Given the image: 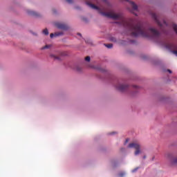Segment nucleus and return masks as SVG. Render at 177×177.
Returning <instances> with one entry per match:
<instances>
[{"instance_id": "f8f14e48", "label": "nucleus", "mask_w": 177, "mask_h": 177, "mask_svg": "<svg viewBox=\"0 0 177 177\" xmlns=\"http://www.w3.org/2000/svg\"><path fill=\"white\" fill-rule=\"evenodd\" d=\"M74 71L77 73H82V67H75L73 68Z\"/></svg>"}, {"instance_id": "9b49d317", "label": "nucleus", "mask_w": 177, "mask_h": 177, "mask_svg": "<svg viewBox=\"0 0 177 177\" xmlns=\"http://www.w3.org/2000/svg\"><path fill=\"white\" fill-rule=\"evenodd\" d=\"M55 37H62V35H64V32H56L54 33Z\"/></svg>"}, {"instance_id": "1a4fd4ad", "label": "nucleus", "mask_w": 177, "mask_h": 177, "mask_svg": "<svg viewBox=\"0 0 177 177\" xmlns=\"http://www.w3.org/2000/svg\"><path fill=\"white\" fill-rule=\"evenodd\" d=\"M84 42H86V44L90 46H93V41L91 39V38L84 39Z\"/></svg>"}, {"instance_id": "0eeeda50", "label": "nucleus", "mask_w": 177, "mask_h": 177, "mask_svg": "<svg viewBox=\"0 0 177 177\" xmlns=\"http://www.w3.org/2000/svg\"><path fill=\"white\" fill-rule=\"evenodd\" d=\"M167 157L168 158H169L172 164H177V158H174V156H172V154H168Z\"/></svg>"}, {"instance_id": "c9c22d12", "label": "nucleus", "mask_w": 177, "mask_h": 177, "mask_svg": "<svg viewBox=\"0 0 177 177\" xmlns=\"http://www.w3.org/2000/svg\"><path fill=\"white\" fill-rule=\"evenodd\" d=\"M54 12H56V10H54Z\"/></svg>"}, {"instance_id": "a211bd4d", "label": "nucleus", "mask_w": 177, "mask_h": 177, "mask_svg": "<svg viewBox=\"0 0 177 177\" xmlns=\"http://www.w3.org/2000/svg\"><path fill=\"white\" fill-rule=\"evenodd\" d=\"M160 62L158 59H155L153 61V64H155V66H160Z\"/></svg>"}, {"instance_id": "7ed1b4c3", "label": "nucleus", "mask_w": 177, "mask_h": 177, "mask_svg": "<svg viewBox=\"0 0 177 177\" xmlns=\"http://www.w3.org/2000/svg\"><path fill=\"white\" fill-rule=\"evenodd\" d=\"M54 26H55L58 30H62L63 31L70 30V26L64 22L56 21L54 23Z\"/></svg>"}, {"instance_id": "f257e3e1", "label": "nucleus", "mask_w": 177, "mask_h": 177, "mask_svg": "<svg viewBox=\"0 0 177 177\" xmlns=\"http://www.w3.org/2000/svg\"><path fill=\"white\" fill-rule=\"evenodd\" d=\"M86 5L94 9L95 10H98L99 13L105 17H109V19H113V20H118L116 23L120 26H123L124 28L127 30V35H131V37H144V38H152L154 39L157 44H159L162 46H164L166 49L171 52L174 55V44L169 41L165 35H168V30L165 28L168 27V24L165 20L162 19V22L160 21V16L157 15L156 12H151L150 16L152 17L153 21L159 27V30L154 27H149L148 28L145 27L143 23L138 21L137 24L129 22L124 18L122 14L115 13L114 12H104L99 6L89 2H86Z\"/></svg>"}, {"instance_id": "f03ea898", "label": "nucleus", "mask_w": 177, "mask_h": 177, "mask_svg": "<svg viewBox=\"0 0 177 177\" xmlns=\"http://www.w3.org/2000/svg\"><path fill=\"white\" fill-rule=\"evenodd\" d=\"M129 149H135L136 151L134 152L135 156H139L140 154V144L139 142H131L128 145Z\"/></svg>"}, {"instance_id": "412c9836", "label": "nucleus", "mask_w": 177, "mask_h": 177, "mask_svg": "<svg viewBox=\"0 0 177 177\" xmlns=\"http://www.w3.org/2000/svg\"><path fill=\"white\" fill-rule=\"evenodd\" d=\"M119 176H120V177H124V176H125V172H121V173H120V174H119Z\"/></svg>"}, {"instance_id": "7c9ffc66", "label": "nucleus", "mask_w": 177, "mask_h": 177, "mask_svg": "<svg viewBox=\"0 0 177 177\" xmlns=\"http://www.w3.org/2000/svg\"><path fill=\"white\" fill-rule=\"evenodd\" d=\"M114 133H115L113 132V133H111V135H114Z\"/></svg>"}, {"instance_id": "2f4dec72", "label": "nucleus", "mask_w": 177, "mask_h": 177, "mask_svg": "<svg viewBox=\"0 0 177 177\" xmlns=\"http://www.w3.org/2000/svg\"><path fill=\"white\" fill-rule=\"evenodd\" d=\"M147 57V56H144V59H146Z\"/></svg>"}, {"instance_id": "f3484780", "label": "nucleus", "mask_w": 177, "mask_h": 177, "mask_svg": "<svg viewBox=\"0 0 177 177\" xmlns=\"http://www.w3.org/2000/svg\"><path fill=\"white\" fill-rule=\"evenodd\" d=\"M84 62H86V63H89L91 62V57L90 56L85 57Z\"/></svg>"}, {"instance_id": "bb28decb", "label": "nucleus", "mask_w": 177, "mask_h": 177, "mask_svg": "<svg viewBox=\"0 0 177 177\" xmlns=\"http://www.w3.org/2000/svg\"><path fill=\"white\" fill-rule=\"evenodd\" d=\"M167 71L168 73H169L170 74H171V73H172V71H171V70H169V69H167Z\"/></svg>"}, {"instance_id": "6ab92c4d", "label": "nucleus", "mask_w": 177, "mask_h": 177, "mask_svg": "<svg viewBox=\"0 0 177 177\" xmlns=\"http://www.w3.org/2000/svg\"><path fill=\"white\" fill-rule=\"evenodd\" d=\"M66 2L69 3V5H73V3H74V0H66Z\"/></svg>"}, {"instance_id": "cd10ccee", "label": "nucleus", "mask_w": 177, "mask_h": 177, "mask_svg": "<svg viewBox=\"0 0 177 177\" xmlns=\"http://www.w3.org/2000/svg\"><path fill=\"white\" fill-rule=\"evenodd\" d=\"M128 142H129V139H126V141H125V144L128 143Z\"/></svg>"}, {"instance_id": "ddd939ff", "label": "nucleus", "mask_w": 177, "mask_h": 177, "mask_svg": "<svg viewBox=\"0 0 177 177\" xmlns=\"http://www.w3.org/2000/svg\"><path fill=\"white\" fill-rule=\"evenodd\" d=\"M42 34H44V35H49V30H48V28H45L44 30H43Z\"/></svg>"}, {"instance_id": "4be33fe9", "label": "nucleus", "mask_w": 177, "mask_h": 177, "mask_svg": "<svg viewBox=\"0 0 177 177\" xmlns=\"http://www.w3.org/2000/svg\"><path fill=\"white\" fill-rule=\"evenodd\" d=\"M55 37V33L50 34V38H53Z\"/></svg>"}, {"instance_id": "39448f33", "label": "nucleus", "mask_w": 177, "mask_h": 177, "mask_svg": "<svg viewBox=\"0 0 177 177\" xmlns=\"http://www.w3.org/2000/svg\"><path fill=\"white\" fill-rule=\"evenodd\" d=\"M65 56H67V53L66 52L59 53L58 55L55 54L50 55V57H51V59H53V60H57L58 62H62Z\"/></svg>"}, {"instance_id": "423d86ee", "label": "nucleus", "mask_w": 177, "mask_h": 177, "mask_svg": "<svg viewBox=\"0 0 177 177\" xmlns=\"http://www.w3.org/2000/svg\"><path fill=\"white\" fill-rule=\"evenodd\" d=\"M129 88V86L127 84H118L116 86V88L118 91H120V92H125V91H127Z\"/></svg>"}, {"instance_id": "9d476101", "label": "nucleus", "mask_w": 177, "mask_h": 177, "mask_svg": "<svg viewBox=\"0 0 177 177\" xmlns=\"http://www.w3.org/2000/svg\"><path fill=\"white\" fill-rule=\"evenodd\" d=\"M129 3L133 10H138V5H136V3H135V2L129 1Z\"/></svg>"}, {"instance_id": "f704fd0d", "label": "nucleus", "mask_w": 177, "mask_h": 177, "mask_svg": "<svg viewBox=\"0 0 177 177\" xmlns=\"http://www.w3.org/2000/svg\"><path fill=\"white\" fill-rule=\"evenodd\" d=\"M144 158H146V156H144Z\"/></svg>"}, {"instance_id": "a878e982", "label": "nucleus", "mask_w": 177, "mask_h": 177, "mask_svg": "<svg viewBox=\"0 0 177 177\" xmlns=\"http://www.w3.org/2000/svg\"><path fill=\"white\" fill-rule=\"evenodd\" d=\"M133 88H134L135 89H138V88H139L138 86H133Z\"/></svg>"}, {"instance_id": "393cba45", "label": "nucleus", "mask_w": 177, "mask_h": 177, "mask_svg": "<svg viewBox=\"0 0 177 177\" xmlns=\"http://www.w3.org/2000/svg\"><path fill=\"white\" fill-rule=\"evenodd\" d=\"M77 35H78L79 37H82V35L81 33H80V32L77 33Z\"/></svg>"}, {"instance_id": "473e14b6", "label": "nucleus", "mask_w": 177, "mask_h": 177, "mask_svg": "<svg viewBox=\"0 0 177 177\" xmlns=\"http://www.w3.org/2000/svg\"><path fill=\"white\" fill-rule=\"evenodd\" d=\"M97 68V70H99V68Z\"/></svg>"}, {"instance_id": "c756f323", "label": "nucleus", "mask_w": 177, "mask_h": 177, "mask_svg": "<svg viewBox=\"0 0 177 177\" xmlns=\"http://www.w3.org/2000/svg\"><path fill=\"white\" fill-rule=\"evenodd\" d=\"M1 66H2V62H0V67H1Z\"/></svg>"}, {"instance_id": "b1692460", "label": "nucleus", "mask_w": 177, "mask_h": 177, "mask_svg": "<svg viewBox=\"0 0 177 177\" xmlns=\"http://www.w3.org/2000/svg\"><path fill=\"white\" fill-rule=\"evenodd\" d=\"M83 20H84V21H88V18L84 17V18H83Z\"/></svg>"}, {"instance_id": "5701e85b", "label": "nucleus", "mask_w": 177, "mask_h": 177, "mask_svg": "<svg viewBox=\"0 0 177 177\" xmlns=\"http://www.w3.org/2000/svg\"><path fill=\"white\" fill-rule=\"evenodd\" d=\"M139 169V167H136V169L132 170V172H136Z\"/></svg>"}, {"instance_id": "2eb2a0df", "label": "nucleus", "mask_w": 177, "mask_h": 177, "mask_svg": "<svg viewBox=\"0 0 177 177\" xmlns=\"http://www.w3.org/2000/svg\"><path fill=\"white\" fill-rule=\"evenodd\" d=\"M104 46L108 49H113V44H105Z\"/></svg>"}, {"instance_id": "72a5a7b5", "label": "nucleus", "mask_w": 177, "mask_h": 177, "mask_svg": "<svg viewBox=\"0 0 177 177\" xmlns=\"http://www.w3.org/2000/svg\"><path fill=\"white\" fill-rule=\"evenodd\" d=\"M135 15H136V16H138V15H137V14H135Z\"/></svg>"}, {"instance_id": "6e6552de", "label": "nucleus", "mask_w": 177, "mask_h": 177, "mask_svg": "<svg viewBox=\"0 0 177 177\" xmlns=\"http://www.w3.org/2000/svg\"><path fill=\"white\" fill-rule=\"evenodd\" d=\"M27 13L29 16H39L38 12L32 10H27Z\"/></svg>"}, {"instance_id": "c85d7f7f", "label": "nucleus", "mask_w": 177, "mask_h": 177, "mask_svg": "<svg viewBox=\"0 0 177 177\" xmlns=\"http://www.w3.org/2000/svg\"><path fill=\"white\" fill-rule=\"evenodd\" d=\"M93 1V2H98V0H91Z\"/></svg>"}, {"instance_id": "4468645a", "label": "nucleus", "mask_w": 177, "mask_h": 177, "mask_svg": "<svg viewBox=\"0 0 177 177\" xmlns=\"http://www.w3.org/2000/svg\"><path fill=\"white\" fill-rule=\"evenodd\" d=\"M50 48H52V45L48 44V45H46V46H43V47L41 48V50H45V49H49Z\"/></svg>"}, {"instance_id": "aec40b11", "label": "nucleus", "mask_w": 177, "mask_h": 177, "mask_svg": "<svg viewBox=\"0 0 177 177\" xmlns=\"http://www.w3.org/2000/svg\"><path fill=\"white\" fill-rule=\"evenodd\" d=\"M31 34L33 35L35 37H37L38 36V33H37L36 32H33V31H30Z\"/></svg>"}, {"instance_id": "dca6fc26", "label": "nucleus", "mask_w": 177, "mask_h": 177, "mask_svg": "<svg viewBox=\"0 0 177 177\" xmlns=\"http://www.w3.org/2000/svg\"><path fill=\"white\" fill-rule=\"evenodd\" d=\"M109 41H111V42H117V38H115L113 36H111L109 37Z\"/></svg>"}, {"instance_id": "20e7f679", "label": "nucleus", "mask_w": 177, "mask_h": 177, "mask_svg": "<svg viewBox=\"0 0 177 177\" xmlns=\"http://www.w3.org/2000/svg\"><path fill=\"white\" fill-rule=\"evenodd\" d=\"M118 44L122 45V46H127V45H136L138 42H136V40L127 39V40L119 39Z\"/></svg>"}]
</instances>
